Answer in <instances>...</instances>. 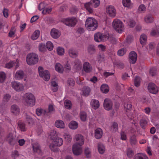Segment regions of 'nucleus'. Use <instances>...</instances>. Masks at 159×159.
Instances as JSON below:
<instances>
[{
    "instance_id": "f257e3e1",
    "label": "nucleus",
    "mask_w": 159,
    "mask_h": 159,
    "mask_svg": "<svg viewBox=\"0 0 159 159\" xmlns=\"http://www.w3.org/2000/svg\"><path fill=\"white\" fill-rule=\"evenodd\" d=\"M77 143L72 146V151L73 154L75 155H79L82 152L81 146L84 143L83 136L80 134H77L75 137Z\"/></svg>"
},
{
    "instance_id": "f03ea898",
    "label": "nucleus",
    "mask_w": 159,
    "mask_h": 159,
    "mask_svg": "<svg viewBox=\"0 0 159 159\" xmlns=\"http://www.w3.org/2000/svg\"><path fill=\"white\" fill-rule=\"evenodd\" d=\"M85 26L89 31H94L98 27V23L94 18L91 17L88 18L85 21Z\"/></svg>"
},
{
    "instance_id": "7ed1b4c3",
    "label": "nucleus",
    "mask_w": 159,
    "mask_h": 159,
    "mask_svg": "<svg viewBox=\"0 0 159 159\" xmlns=\"http://www.w3.org/2000/svg\"><path fill=\"white\" fill-rule=\"evenodd\" d=\"M26 62L29 65H33L36 64L39 61L38 55L34 53H31L27 56Z\"/></svg>"
},
{
    "instance_id": "20e7f679",
    "label": "nucleus",
    "mask_w": 159,
    "mask_h": 159,
    "mask_svg": "<svg viewBox=\"0 0 159 159\" xmlns=\"http://www.w3.org/2000/svg\"><path fill=\"white\" fill-rule=\"evenodd\" d=\"M25 105L27 106L32 107L35 105V98L31 93H29L25 94Z\"/></svg>"
},
{
    "instance_id": "39448f33",
    "label": "nucleus",
    "mask_w": 159,
    "mask_h": 159,
    "mask_svg": "<svg viewBox=\"0 0 159 159\" xmlns=\"http://www.w3.org/2000/svg\"><path fill=\"white\" fill-rule=\"evenodd\" d=\"M113 27L118 33H121L124 29V26L122 22L118 19H115L113 22Z\"/></svg>"
},
{
    "instance_id": "423d86ee",
    "label": "nucleus",
    "mask_w": 159,
    "mask_h": 159,
    "mask_svg": "<svg viewBox=\"0 0 159 159\" xmlns=\"http://www.w3.org/2000/svg\"><path fill=\"white\" fill-rule=\"evenodd\" d=\"M39 74L41 77L45 81H48L50 78V74L47 70H44L42 66H39L38 68Z\"/></svg>"
},
{
    "instance_id": "0eeeda50",
    "label": "nucleus",
    "mask_w": 159,
    "mask_h": 159,
    "mask_svg": "<svg viewBox=\"0 0 159 159\" xmlns=\"http://www.w3.org/2000/svg\"><path fill=\"white\" fill-rule=\"evenodd\" d=\"M63 21L66 25L69 27H73L75 25L77 22V20L75 17H72L63 20Z\"/></svg>"
},
{
    "instance_id": "6e6552de",
    "label": "nucleus",
    "mask_w": 159,
    "mask_h": 159,
    "mask_svg": "<svg viewBox=\"0 0 159 159\" xmlns=\"http://www.w3.org/2000/svg\"><path fill=\"white\" fill-rule=\"evenodd\" d=\"M94 39L98 42L101 41H105L108 39V36L107 34H103L100 32H98L94 35Z\"/></svg>"
},
{
    "instance_id": "1a4fd4ad",
    "label": "nucleus",
    "mask_w": 159,
    "mask_h": 159,
    "mask_svg": "<svg viewBox=\"0 0 159 159\" xmlns=\"http://www.w3.org/2000/svg\"><path fill=\"white\" fill-rule=\"evenodd\" d=\"M6 141L11 145H14L16 142V140L14 137L12 133H9L7 135L6 138Z\"/></svg>"
},
{
    "instance_id": "9d476101",
    "label": "nucleus",
    "mask_w": 159,
    "mask_h": 159,
    "mask_svg": "<svg viewBox=\"0 0 159 159\" xmlns=\"http://www.w3.org/2000/svg\"><path fill=\"white\" fill-rule=\"evenodd\" d=\"M149 92L152 94H156L158 92L157 87L153 83H149L148 87Z\"/></svg>"
},
{
    "instance_id": "9b49d317",
    "label": "nucleus",
    "mask_w": 159,
    "mask_h": 159,
    "mask_svg": "<svg viewBox=\"0 0 159 159\" xmlns=\"http://www.w3.org/2000/svg\"><path fill=\"white\" fill-rule=\"evenodd\" d=\"M106 12L107 14L111 17H114L116 14L115 9L113 6L111 5L107 7Z\"/></svg>"
},
{
    "instance_id": "f8f14e48",
    "label": "nucleus",
    "mask_w": 159,
    "mask_h": 159,
    "mask_svg": "<svg viewBox=\"0 0 159 159\" xmlns=\"http://www.w3.org/2000/svg\"><path fill=\"white\" fill-rule=\"evenodd\" d=\"M15 65V69L16 70L19 66V61L17 60L16 61H11L5 64V67L7 69H11Z\"/></svg>"
},
{
    "instance_id": "ddd939ff",
    "label": "nucleus",
    "mask_w": 159,
    "mask_h": 159,
    "mask_svg": "<svg viewBox=\"0 0 159 159\" xmlns=\"http://www.w3.org/2000/svg\"><path fill=\"white\" fill-rule=\"evenodd\" d=\"M129 59L130 64L135 63L137 60V53L134 51L131 52L129 54Z\"/></svg>"
},
{
    "instance_id": "4468645a",
    "label": "nucleus",
    "mask_w": 159,
    "mask_h": 159,
    "mask_svg": "<svg viewBox=\"0 0 159 159\" xmlns=\"http://www.w3.org/2000/svg\"><path fill=\"white\" fill-rule=\"evenodd\" d=\"M103 106L106 110H110L112 108V102L110 99L106 98L104 102Z\"/></svg>"
},
{
    "instance_id": "2eb2a0df",
    "label": "nucleus",
    "mask_w": 159,
    "mask_h": 159,
    "mask_svg": "<svg viewBox=\"0 0 159 159\" xmlns=\"http://www.w3.org/2000/svg\"><path fill=\"white\" fill-rule=\"evenodd\" d=\"M12 87L16 91L19 92L23 90L24 87L22 84L16 82H13L11 83Z\"/></svg>"
},
{
    "instance_id": "dca6fc26",
    "label": "nucleus",
    "mask_w": 159,
    "mask_h": 159,
    "mask_svg": "<svg viewBox=\"0 0 159 159\" xmlns=\"http://www.w3.org/2000/svg\"><path fill=\"white\" fill-rule=\"evenodd\" d=\"M33 148L34 153L41 155L42 151L41 146L38 143H35L33 144Z\"/></svg>"
},
{
    "instance_id": "f3484780",
    "label": "nucleus",
    "mask_w": 159,
    "mask_h": 159,
    "mask_svg": "<svg viewBox=\"0 0 159 159\" xmlns=\"http://www.w3.org/2000/svg\"><path fill=\"white\" fill-rule=\"evenodd\" d=\"M50 34L52 38L55 39L58 38L61 34L60 31L55 28H53L51 30Z\"/></svg>"
},
{
    "instance_id": "a211bd4d",
    "label": "nucleus",
    "mask_w": 159,
    "mask_h": 159,
    "mask_svg": "<svg viewBox=\"0 0 159 159\" xmlns=\"http://www.w3.org/2000/svg\"><path fill=\"white\" fill-rule=\"evenodd\" d=\"M88 53L90 55L94 54L96 52V50L95 46L93 44H89L87 48Z\"/></svg>"
},
{
    "instance_id": "6ab92c4d",
    "label": "nucleus",
    "mask_w": 159,
    "mask_h": 159,
    "mask_svg": "<svg viewBox=\"0 0 159 159\" xmlns=\"http://www.w3.org/2000/svg\"><path fill=\"white\" fill-rule=\"evenodd\" d=\"M83 68L84 70L86 73H89L92 70V66L88 62H86L84 63Z\"/></svg>"
},
{
    "instance_id": "aec40b11",
    "label": "nucleus",
    "mask_w": 159,
    "mask_h": 159,
    "mask_svg": "<svg viewBox=\"0 0 159 159\" xmlns=\"http://www.w3.org/2000/svg\"><path fill=\"white\" fill-rule=\"evenodd\" d=\"M84 6L86 9L89 13L92 14L93 13V7L90 2L85 3Z\"/></svg>"
},
{
    "instance_id": "412c9836",
    "label": "nucleus",
    "mask_w": 159,
    "mask_h": 159,
    "mask_svg": "<svg viewBox=\"0 0 159 159\" xmlns=\"http://www.w3.org/2000/svg\"><path fill=\"white\" fill-rule=\"evenodd\" d=\"M102 135V129L99 128H98L95 131V136L97 139H100Z\"/></svg>"
},
{
    "instance_id": "4be33fe9",
    "label": "nucleus",
    "mask_w": 159,
    "mask_h": 159,
    "mask_svg": "<svg viewBox=\"0 0 159 159\" xmlns=\"http://www.w3.org/2000/svg\"><path fill=\"white\" fill-rule=\"evenodd\" d=\"M11 112L17 115L19 114L20 109L17 105H13L11 107Z\"/></svg>"
},
{
    "instance_id": "5701e85b",
    "label": "nucleus",
    "mask_w": 159,
    "mask_h": 159,
    "mask_svg": "<svg viewBox=\"0 0 159 159\" xmlns=\"http://www.w3.org/2000/svg\"><path fill=\"white\" fill-rule=\"evenodd\" d=\"M24 76V73L22 70L17 71L16 73L15 77L18 80L22 79Z\"/></svg>"
},
{
    "instance_id": "b1692460",
    "label": "nucleus",
    "mask_w": 159,
    "mask_h": 159,
    "mask_svg": "<svg viewBox=\"0 0 159 159\" xmlns=\"http://www.w3.org/2000/svg\"><path fill=\"white\" fill-rule=\"evenodd\" d=\"M55 126L58 128H64L65 127V125L63 121L61 120H58L55 123Z\"/></svg>"
},
{
    "instance_id": "393cba45",
    "label": "nucleus",
    "mask_w": 159,
    "mask_h": 159,
    "mask_svg": "<svg viewBox=\"0 0 159 159\" xmlns=\"http://www.w3.org/2000/svg\"><path fill=\"white\" fill-rule=\"evenodd\" d=\"M74 68L77 70L80 69L82 67V63L79 59H76L74 61Z\"/></svg>"
},
{
    "instance_id": "a878e982",
    "label": "nucleus",
    "mask_w": 159,
    "mask_h": 159,
    "mask_svg": "<svg viewBox=\"0 0 159 159\" xmlns=\"http://www.w3.org/2000/svg\"><path fill=\"white\" fill-rule=\"evenodd\" d=\"M92 106L94 109H98L99 107V103L98 100L93 99L91 101Z\"/></svg>"
},
{
    "instance_id": "bb28decb",
    "label": "nucleus",
    "mask_w": 159,
    "mask_h": 159,
    "mask_svg": "<svg viewBox=\"0 0 159 159\" xmlns=\"http://www.w3.org/2000/svg\"><path fill=\"white\" fill-rule=\"evenodd\" d=\"M118 129V125L117 123L115 122H113L110 127V130L112 132H116L117 131Z\"/></svg>"
},
{
    "instance_id": "cd10ccee",
    "label": "nucleus",
    "mask_w": 159,
    "mask_h": 159,
    "mask_svg": "<svg viewBox=\"0 0 159 159\" xmlns=\"http://www.w3.org/2000/svg\"><path fill=\"white\" fill-rule=\"evenodd\" d=\"M144 19L145 22L147 23H152L154 20L153 18L151 15H148L146 16Z\"/></svg>"
},
{
    "instance_id": "c85d7f7f",
    "label": "nucleus",
    "mask_w": 159,
    "mask_h": 159,
    "mask_svg": "<svg viewBox=\"0 0 159 159\" xmlns=\"http://www.w3.org/2000/svg\"><path fill=\"white\" fill-rule=\"evenodd\" d=\"M69 56L71 57L75 58L78 56V52L72 49H70L68 51Z\"/></svg>"
},
{
    "instance_id": "c756f323",
    "label": "nucleus",
    "mask_w": 159,
    "mask_h": 159,
    "mask_svg": "<svg viewBox=\"0 0 159 159\" xmlns=\"http://www.w3.org/2000/svg\"><path fill=\"white\" fill-rule=\"evenodd\" d=\"M101 91L103 93H106L109 91V88L108 86L105 84H102L100 88Z\"/></svg>"
},
{
    "instance_id": "7c9ffc66",
    "label": "nucleus",
    "mask_w": 159,
    "mask_h": 159,
    "mask_svg": "<svg viewBox=\"0 0 159 159\" xmlns=\"http://www.w3.org/2000/svg\"><path fill=\"white\" fill-rule=\"evenodd\" d=\"M69 126L70 129H75L77 128L78 124L75 121H72L69 124Z\"/></svg>"
},
{
    "instance_id": "2f4dec72",
    "label": "nucleus",
    "mask_w": 159,
    "mask_h": 159,
    "mask_svg": "<svg viewBox=\"0 0 159 159\" xmlns=\"http://www.w3.org/2000/svg\"><path fill=\"white\" fill-rule=\"evenodd\" d=\"M53 141L57 146H61L63 143V140L62 138L57 137Z\"/></svg>"
},
{
    "instance_id": "473e14b6",
    "label": "nucleus",
    "mask_w": 159,
    "mask_h": 159,
    "mask_svg": "<svg viewBox=\"0 0 159 159\" xmlns=\"http://www.w3.org/2000/svg\"><path fill=\"white\" fill-rule=\"evenodd\" d=\"M129 142L131 146L135 145L137 143V140L135 135H134L130 137Z\"/></svg>"
},
{
    "instance_id": "72a5a7b5",
    "label": "nucleus",
    "mask_w": 159,
    "mask_h": 159,
    "mask_svg": "<svg viewBox=\"0 0 159 159\" xmlns=\"http://www.w3.org/2000/svg\"><path fill=\"white\" fill-rule=\"evenodd\" d=\"M55 68L56 71L60 73H62L63 69L62 66L59 63H57L55 66Z\"/></svg>"
},
{
    "instance_id": "f704fd0d",
    "label": "nucleus",
    "mask_w": 159,
    "mask_h": 159,
    "mask_svg": "<svg viewBox=\"0 0 159 159\" xmlns=\"http://www.w3.org/2000/svg\"><path fill=\"white\" fill-rule=\"evenodd\" d=\"M25 118L26 121L27 122V123L29 125L31 124L34 123L33 119L30 116L28 115L27 113H25Z\"/></svg>"
},
{
    "instance_id": "c9c22d12",
    "label": "nucleus",
    "mask_w": 159,
    "mask_h": 159,
    "mask_svg": "<svg viewBox=\"0 0 159 159\" xmlns=\"http://www.w3.org/2000/svg\"><path fill=\"white\" fill-rule=\"evenodd\" d=\"M98 150L100 154H103L105 151L104 146L101 143H98Z\"/></svg>"
},
{
    "instance_id": "e433bc0d",
    "label": "nucleus",
    "mask_w": 159,
    "mask_h": 159,
    "mask_svg": "<svg viewBox=\"0 0 159 159\" xmlns=\"http://www.w3.org/2000/svg\"><path fill=\"white\" fill-rule=\"evenodd\" d=\"M147 41V36L144 34H142L140 37V42L141 44L144 45L146 43Z\"/></svg>"
},
{
    "instance_id": "4c0bfd02",
    "label": "nucleus",
    "mask_w": 159,
    "mask_h": 159,
    "mask_svg": "<svg viewBox=\"0 0 159 159\" xmlns=\"http://www.w3.org/2000/svg\"><path fill=\"white\" fill-rule=\"evenodd\" d=\"M87 115L84 111H81L80 112V117L81 120L83 121H85L87 119Z\"/></svg>"
},
{
    "instance_id": "58836bf2",
    "label": "nucleus",
    "mask_w": 159,
    "mask_h": 159,
    "mask_svg": "<svg viewBox=\"0 0 159 159\" xmlns=\"http://www.w3.org/2000/svg\"><path fill=\"white\" fill-rule=\"evenodd\" d=\"M39 34L40 32L39 30H35L31 36L32 39L33 40L36 39L39 37Z\"/></svg>"
},
{
    "instance_id": "ea45409f",
    "label": "nucleus",
    "mask_w": 159,
    "mask_h": 159,
    "mask_svg": "<svg viewBox=\"0 0 159 159\" xmlns=\"http://www.w3.org/2000/svg\"><path fill=\"white\" fill-rule=\"evenodd\" d=\"M126 154L129 158H131L134 155V152L131 148H127L126 150Z\"/></svg>"
},
{
    "instance_id": "a19ab883",
    "label": "nucleus",
    "mask_w": 159,
    "mask_h": 159,
    "mask_svg": "<svg viewBox=\"0 0 159 159\" xmlns=\"http://www.w3.org/2000/svg\"><path fill=\"white\" fill-rule=\"evenodd\" d=\"M134 159H148V158L145 155L138 154L135 156Z\"/></svg>"
},
{
    "instance_id": "79ce46f5",
    "label": "nucleus",
    "mask_w": 159,
    "mask_h": 159,
    "mask_svg": "<svg viewBox=\"0 0 159 159\" xmlns=\"http://www.w3.org/2000/svg\"><path fill=\"white\" fill-rule=\"evenodd\" d=\"M90 92V88L89 87H85L83 89V95L84 96H88Z\"/></svg>"
},
{
    "instance_id": "37998d69",
    "label": "nucleus",
    "mask_w": 159,
    "mask_h": 159,
    "mask_svg": "<svg viewBox=\"0 0 159 159\" xmlns=\"http://www.w3.org/2000/svg\"><path fill=\"white\" fill-rule=\"evenodd\" d=\"M90 2L94 8L98 7L100 4L99 0H91Z\"/></svg>"
},
{
    "instance_id": "c03bdc74",
    "label": "nucleus",
    "mask_w": 159,
    "mask_h": 159,
    "mask_svg": "<svg viewBox=\"0 0 159 159\" xmlns=\"http://www.w3.org/2000/svg\"><path fill=\"white\" fill-rule=\"evenodd\" d=\"M47 47L43 43H41L39 44V51L41 52H44L46 50Z\"/></svg>"
},
{
    "instance_id": "a18cd8bd",
    "label": "nucleus",
    "mask_w": 159,
    "mask_h": 159,
    "mask_svg": "<svg viewBox=\"0 0 159 159\" xmlns=\"http://www.w3.org/2000/svg\"><path fill=\"white\" fill-rule=\"evenodd\" d=\"M18 126L19 127L20 129L22 131H26L25 128V124L24 123L21 122H19L18 123Z\"/></svg>"
},
{
    "instance_id": "49530a36",
    "label": "nucleus",
    "mask_w": 159,
    "mask_h": 159,
    "mask_svg": "<svg viewBox=\"0 0 159 159\" xmlns=\"http://www.w3.org/2000/svg\"><path fill=\"white\" fill-rule=\"evenodd\" d=\"M64 105L65 107L67 109H70L71 107V102L68 100H66L65 101Z\"/></svg>"
},
{
    "instance_id": "de8ad7c7",
    "label": "nucleus",
    "mask_w": 159,
    "mask_h": 159,
    "mask_svg": "<svg viewBox=\"0 0 159 159\" xmlns=\"http://www.w3.org/2000/svg\"><path fill=\"white\" fill-rule=\"evenodd\" d=\"M134 85L136 87H138L140 85V78L138 76H136L134 81Z\"/></svg>"
},
{
    "instance_id": "09e8293b",
    "label": "nucleus",
    "mask_w": 159,
    "mask_h": 159,
    "mask_svg": "<svg viewBox=\"0 0 159 159\" xmlns=\"http://www.w3.org/2000/svg\"><path fill=\"white\" fill-rule=\"evenodd\" d=\"M84 154L86 158H89L91 157V151L89 148H85L84 150Z\"/></svg>"
},
{
    "instance_id": "8fccbe9b",
    "label": "nucleus",
    "mask_w": 159,
    "mask_h": 159,
    "mask_svg": "<svg viewBox=\"0 0 159 159\" xmlns=\"http://www.w3.org/2000/svg\"><path fill=\"white\" fill-rule=\"evenodd\" d=\"M6 74L3 72H0V83L4 82L6 79Z\"/></svg>"
},
{
    "instance_id": "3c124183",
    "label": "nucleus",
    "mask_w": 159,
    "mask_h": 159,
    "mask_svg": "<svg viewBox=\"0 0 159 159\" xmlns=\"http://www.w3.org/2000/svg\"><path fill=\"white\" fill-rule=\"evenodd\" d=\"M147 121L145 119H142L140 121V125L143 129H145V126L147 125Z\"/></svg>"
},
{
    "instance_id": "603ef678",
    "label": "nucleus",
    "mask_w": 159,
    "mask_h": 159,
    "mask_svg": "<svg viewBox=\"0 0 159 159\" xmlns=\"http://www.w3.org/2000/svg\"><path fill=\"white\" fill-rule=\"evenodd\" d=\"M16 31V29L15 26L12 27L9 33L8 36L10 37H12L15 34Z\"/></svg>"
},
{
    "instance_id": "864d4df0",
    "label": "nucleus",
    "mask_w": 159,
    "mask_h": 159,
    "mask_svg": "<svg viewBox=\"0 0 159 159\" xmlns=\"http://www.w3.org/2000/svg\"><path fill=\"white\" fill-rule=\"evenodd\" d=\"M126 52V49L125 48H122L119 50L117 52L118 55L122 56L124 55Z\"/></svg>"
},
{
    "instance_id": "5fc2aeb1",
    "label": "nucleus",
    "mask_w": 159,
    "mask_h": 159,
    "mask_svg": "<svg viewBox=\"0 0 159 159\" xmlns=\"http://www.w3.org/2000/svg\"><path fill=\"white\" fill-rule=\"evenodd\" d=\"M50 137L53 140L57 138V134L56 131L53 130L52 131L50 134Z\"/></svg>"
},
{
    "instance_id": "6e6d98bb",
    "label": "nucleus",
    "mask_w": 159,
    "mask_h": 159,
    "mask_svg": "<svg viewBox=\"0 0 159 159\" xmlns=\"http://www.w3.org/2000/svg\"><path fill=\"white\" fill-rule=\"evenodd\" d=\"M46 47L47 48L49 51L52 50L53 48V43L50 41H48L46 43Z\"/></svg>"
},
{
    "instance_id": "4d7b16f0",
    "label": "nucleus",
    "mask_w": 159,
    "mask_h": 159,
    "mask_svg": "<svg viewBox=\"0 0 159 159\" xmlns=\"http://www.w3.org/2000/svg\"><path fill=\"white\" fill-rule=\"evenodd\" d=\"M57 51L58 54L59 55H62L64 53V49L60 47H59L57 48Z\"/></svg>"
},
{
    "instance_id": "13d9d810",
    "label": "nucleus",
    "mask_w": 159,
    "mask_h": 159,
    "mask_svg": "<svg viewBox=\"0 0 159 159\" xmlns=\"http://www.w3.org/2000/svg\"><path fill=\"white\" fill-rule=\"evenodd\" d=\"M122 3L124 6L128 7L130 6L131 2L130 0H123Z\"/></svg>"
},
{
    "instance_id": "bf43d9fd",
    "label": "nucleus",
    "mask_w": 159,
    "mask_h": 159,
    "mask_svg": "<svg viewBox=\"0 0 159 159\" xmlns=\"http://www.w3.org/2000/svg\"><path fill=\"white\" fill-rule=\"evenodd\" d=\"M67 83L70 86H74L75 82L74 80L72 78H70L68 79L67 81Z\"/></svg>"
},
{
    "instance_id": "052dcab7",
    "label": "nucleus",
    "mask_w": 159,
    "mask_h": 159,
    "mask_svg": "<svg viewBox=\"0 0 159 159\" xmlns=\"http://www.w3.org/2000/svg\"><path fill=\"white\" fill-rule=\"evenodd\" d=\"M36 114L38 116H40L43 112L44 115H47L46 111L45 110H43L41 109L37 108L36 110Z\"/></svg>"
},
{
    "instance_id": "680f3d73",
    "label": "nucleus",
    "mask_w": 159,
    "mask_h": 159,
    "mask_svg": "<svg viewBox=\"0 0 159 159\" xmlns=\"http://www.w3.org/2000/svg\"><path fill=\"white\" fill-rule=\"evenodd\" d=\"M150 35L152 36H159V31L157 30H152L150 33Z\"/></svg>"
},
{
    "instance_id": "e2e57ef3",
    "label": "nucleus",
    "mask_w": 159,
    "mask_h": 159,
    "mask_svg": "<svg viewBox=\"0 0 159 159\" xmlns=\"http://www.w3.org/2000/svg\"><path fill=\"white\" fill-rule=\"evenodd\" d=\"M150 74L152 76L156 75L157 72V70L156 68H153L150 69Z\"/></svg>"
},
{
    "instance_id": "0e129e2a",
    "label": "nucleus",
    "mask_w": 159,
    "mask_h": 159,
    "mask_svg": "<svg viewBox=\"0 0 159 159\" xmlns=\"http://www.w3.org/2000/svg\"><path fill=\"white\" fill-rule=\"evenodd\" d=\"M11 96L9 94H6L4 95L3 100L4 101L7 102L11 98Z\"/></svg>"
},
{
    "instance_id": "69168bd1",
    "label": "nucleus",
    "mask_w": 159,
    "mask_h": 159,
    "mask_svg": "<svg viewBox=\"0 0 159 159\" xmlns=\"http://www.w3.org/2000/svg\"><path fill=\"white\" fill-rule=\"evenodd\" d=\"M70 11L71 14H75L77 12L78 9L76 7L74 6L71 8Z\"/></svg>"
},
{
    "instance_id": "338daca9",
    "label": "nucleus",
    "mask_w": 159,
    "mask_h": 159,
    "mask_svg": "<svg viewBox=\"0 0 159 159\" xmlns=\"http://www.w3.org/2000/svg\"><path fill=\"white\" fill-rule=\"evenodd\" d=\"M108 39L109 40L111 43H115L116 42V38L111 36H109V35H107Z\"/></svg>"
},
{
    "instance_id": "774afa93",
    "label": "nucleus",
    "mask_w": 159,
    "mask_h": 159,
    "mask_svg": "<svg viewBox=\"0 0 159 159\" xmlns=\"http://www.w3.org/2000/svg\"><path fill=\"white\" fill-rule=\"evenodd\" d=\"M52 11L51 8H44L42 11V13L44 14L49 13Z\"/></svg>"
}]
</instances>
